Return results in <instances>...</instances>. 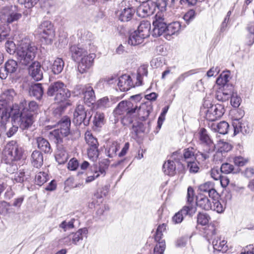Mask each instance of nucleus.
<instances>
[{
  "label": "nucleus",
  "mask_w": 254,
  "mask_h": 254,
  "mask_svg": "<svg viewBox=\"0 0 254 254\" xmlns=\"http://www.w3.org/2000/svg\"><path fill=\"white\" fill-rule=\"evenodd\" d=\"M38 107L37 103L33 101L28 105L25 102L11 106L0 103V122L6 124L11 117L12 121L18 124L21 129H28L35 121Z\"/></svg>",
  "instance_id": "1"
},
{
  "label": "nucleus",
  "mask_w": 254,
  "mask_h": 254,
  "mask_svg": "<svg viewBox=\"0 0 254 254\" xmlns=\"http://www.w3.org/2000/svg\"><path fill=\"white\" fill-rule=\"evenodd\" d=\"M37 48L31 44L29 39H22L19 44L16 51L17 59L23 65L31 64L34 59Z\"/></svg>",
  "instance_id": "2"
},
{
  "label": "nucleus",
  "mask_w": 254,
  "mask_h": 254,
  "mask_svg": "<svg viewBox=\"0 0 254 254\" xmlns=\"http://www.w3.org/2000/svg\"><path fill=\"white\" fill-rule=\"evenodd\" d=\"M198 134L200 143L203 146V152L198 151L196 154V157L204 161L209 158L210 154L214 151L216 146L205 128H200Z\"/></svg>",
  "instance_id": "3"
},
{
  "label": "nucleus",
  "mask_w": 254,
  "mask_h": 254,
  "mask_svg": "<svg viewBox=\"0 0 254 254\" xmlns=\"http://www.w3.org/2000/svg\"><path fill=\"white\" fill-rule=\"evenodd\" d=\"M21 17V11L16 5L3 6L0 11V19L8 24L18 21Z\"/></svg>",
  "instance_id": "4"
},
{
  "label": "nucleus",
  "mask_w": 254,
  "mask_h": 254,
  "mask_svg": "<svg viewBox=\"0 0 254 254\" xmlns=\"http://www.w3.org/2000/svg\"><path fill=\"white\" fill-rule=\"evenodd\" d=\"M203 107L206 108L205 118L207 120L213 122L221 117L225 112L224 106L221 104H212L209 101H205L203 104Z\"/></svg>",
  "instance_id": "5"
},
{
  "label": "nucleus",
  "mask_w": 254,
  "mask_h": 254,
  "mask_svg": "<svg viewBox=\"0 0 254 254\" xmlns=\"http://www.w3.org/2000/svg\"><path fill=\"white\" fill-rule=\"evenodd\" d=\"M23 153L22 148L14 140L7 143L4 150V155L7 159L11 161L19 160L21 159Z\"/></svg>",
  "instance_id": "6"
},
{
  "label": "nucleus",
  "mask_w": 254,
  "mask_h": 254,
  "mask_svg": "<svg viewBox=\"0 0 254 254\" xmlns=\"http://www.w3.org/2000/svg\"><path fill=\"white\" fill-rule=\"evenodd\" d=\"M92 116L90 111L85 110L83 105H79L74 112L73 122L76 126L83 124L85 127L88 126Z\"/></svg>",
  "instance_id": "7"
},
{
  "label": "nucleus",
  "mask_w": 254,
  "mask_h": 254,
  "mask_svg": "<svg viewBox=\"0 0 254 254\" xmlns=\"http://www.w3.org/2000/svg\"><path fill=\"white\" fill-rule=\"evenodd\" d=\"M37 32L47 44H51L55 36L54 25L50 21H42L37 29Z\"/></svg>",
  "instance_id": "8"
},
{
  "label": "nucleus",
  "mask_w": 254,
  "mask_h": 254,
  "mask_svg": "<svg viewBox=\"0 0 254 254\" xmlns=\"http://www.w3.org/2000/svg\"><path fill=\"white\" fill-rule=\"evenodd\" d=\"M231 104L234 108L229 112V118L234 130V135L238 133V96L236 92H233L230 100Z\"/></svg>",
  "instance_id": "9"
},
{
  "label": "nucleus",
  "mask_w": 254,
  "mask_h": 254,
  "mask_svg": "<svg viewBox=\"0 0 254 254\" xmlns=\"http://www.w3.org/2000/svg\"><path fill=\"white\" fill-rule=\"evenodd\" d=\"M64 62L62 58H57L51 63L50 60H45L42 62V68L44 71L51 70V72L58 75L61 73L64 70Z\"/></svg>",
  "instance_id": "10"
},
{
  "label": "nucleus",
  "mask_w": 254,
  "mask_h": 254,
  "mask_svg": "<svg viewBox=\"0 0 254 254\" xmlns=\"http://www.w3.org/2000/svg\"><path fill=\"white\" fill-rule=\"evenodd\" d=\"M121 8L119 19L123 22H127L131 20L135 11L129 0H123L119 4Z\"/></svg>",
  "instance_id": "11"
},
{
  "label": "nucleus",
  "mask_w": 254,
  "mask_h": 254,
  "mask_svg": "<svg viewBox=\"0 0 254 254\" xmlns=\"http://www.w3.org/2000/svg\"><path fill=\"white\" fill-rule=\"evenodd\" d=\"M152 35L153 37H158L166 32L167 24L165 21L163 16L157 12L155 16V19L153 21Z\"/></svg>",
  "instance_id": "12"
},
{
  "label": "nucleus",
  "mask_w": 254,
  "mask_h": 254,
  "mask_svg": "<svg viewBox=\"0 0 254 254\" xmlns=\"http://www.w3.org/2000/svg\"><path fill=\"white\" fill-rule=\"evenodd\" d=\"M137 106H133V103L130 101H122L120 102L114 110V114L116 115H121L127 113V116H130L136 111Z\"/></svg>",
  "instance_id": "13"
},
{
  "label": "nucleus",
  "mask_w": 254,
  "mask_h": 254,
  "mask_svg": "<svg viewBox=\"0 0 254 254\" xmlns=\"http://www.w3.org/2000/svg\"><path fill=\"white\" fill-rule=\"evenodd\" d=\"M77 35L79 42L87 49H89V52L94 51V47L92 42L93 34L90 32L85 29H80L78 31Z\"/></svg>",
  "instance_id": "14"
},
{
  "label": "nucleus",
  "mask_w": 254,
  "mask_h": 254,
  "mask_svg": "<svg viewBox=\"0 0 254 254\" xmlns=\"http://www.w3.org/2000/svg\"><path fill=\"white\" fill-rule=\"evenodd\" d=\"M95 54L91 52H88V54L84 55L80 60L78 65V70L81 73H84L93 65L94 60L96 58Z\"/></svg>",
  "instance_id": "15"
},
{
  "label": "nucleus",
  "mask_w": 254,
  "mask_h": 254,
  "mask_svg": "<svg viewBox=\"0 0 254 254\" xmlns=\"http://www.w3.org/2000/svg\"><path fill=\"white\" fill-rule=\"evenodd\" d=\"M42 64L37 62L34 61L28 67V74L29 76L35 81L41 80L43 78V73L41 69Z\"/></svg>",
  "instance_id": "16"
},
{
  "label": "nucleus",
  "mask_w": 254,
  "mask_h": 254,
  "mask_svg": "<svg viewBox=\"0 0 254 254\" xmlns=\"http://www.w3.org/2000/svg\"><path fill=\"white\" fill-rule=\"evenodd\" d=\"M196 210V207L193 205L185 206L172 217V221L175 224L180 223L183 220L184 216H192Z\"/></svg>",
  "instance_id": "17"
},
{
  "label": "nucleus",
  "mask_w": 254,
  "mask_h": 254,
  "mask_svg": "<svg viewBox=\"0 0 254 254\" xmlns=\"http://www.w3.org/2000/svg\"><path fill=\"white\" fill-rule=\"evenodd\" d=\"M88 49L82 45L71 46L69 48L71 59L75 62L79 61L84 55L89 52Z\"/></svg>",
  "instance_id": "18"
},
{
  "label": "nucleus",
  "mask_w": 254,
  "mask_h": 254,
  "mask_svg": "<svg viewBox=\"0 0 254 254\" xmlns=\"http://www.w3.org/2000/svg\"><path fill=\"white\" fill-rule=\"evenodd\" d=\"M152 1L143 2L136 9V14L140 17L144 18L152 15L154 13Z\"/></svg>",
  "instance_id": "19"
},
{
  "label": "nucleus",
  "mask_w": 254,
  "mask_h": 254,
  "mask_svg": "<svg viewBox=\"0 0 254 254\" xmlns=\"http://www.w3.org/2000/svg\"><path fill=\"white\" fill-rule=\"evenodd\" d=\"M230 78V71H223L217 77L216 80V83L217 86H219V89H223L225 90L227 88H230V86L232 85V84H229L228 82Z\"/></svg>",
  "instance_id": "20"
},
{
  "label": "nucleus",
  "mask_w": 254,
  "mask_h": 254,
  "mask_svg": "<svg viewBox=\"0 0 254 254\" xmlns=\"http://www.w3.org/2000/svg\"><path fill=\"white\" fill-rule=\"evenodd\" d=\"M218 150L216 153L214 155V160H220L222 158V153L227 152L231 150L232 145L229 143L220 140L217 143Z\"/></svg>",
  "instance_id": "21"
},
{
  "label": "nucleus",
  "mask_w": 254,
  "mask_h": 254,
  "mask_svg": "<svg viewBox=\"0 0 254 254\" xmlns=\"http://www.w3.org/2000/svg\"><path fill=\"white\" fill-rule=\"evenodd\" d=\"M132 80L129 75L124 74L118 78V86L121 91H127L132 86Z\"/></svg>",
  "instance_id": "22"
},
{
  "label": "nucleus",
  "mask_w": 254,
  "mask_h": 254,
  "mask_svg": "<svg viewBox=\"0 0 254 254\" xmlns=\"http://www.w3.org/2000/svg\"><path fill=\"white\" fill-rule=\"evenodd\" d=\"M196 205L205 210H209L212 208V202L211 200L201 193L196 196Z\"/></svg>",
  "instance_id": "23"
},
{
  "label": "nucleus",
  "mask_w": 254,
  "mask_h": 254,
  "mask_svg": "<svg viewBox=\"0 0 254 254\" xmlns=\"http://www.w3.org/2000/svg\"><path fill=\"white\" fill-rule=\"evenodd\" d=\"M29 93L30 96H33L37 100H40L44 94L42 84L36 83L31 84L29 89Z\"/></svg>",
  "instance_id": "24"
},
{
  "label": "nucleus",
  "mask_w": 254,
  "mask_h": 254,
  "mask_svg": "<svg viewBox=\"0 0 254 254\" xmlns=\"http://www.w3.org/2000/svg\"><path fill=\"white\" fill-rule=\"evenodd\" d=\"M65 85L62 82L58 81L52 83L48 86L47 94L48 96L56 97L59 91H61Z\"/></svg>",
  "instance_id": "25"
},
{
  "label": "nucleus",
  "mask_w": 254,
  "mask_h": 254,
  "mask_svg": "<svg viewBox=\"0 0 254 254\" xmlns=\"http://www.w3.org/2000/svg\"><path fill=\"white\" fill-rule=\"evenodd\" d=\"M82 93L84 102L93 104L96 101V97L93 88L89 85H85L82 89Z\"/></svg>",
  "instance_id": "26"
},
{
  "label": "nucleus",
  "mask_w": 254,
  "mask_h": 254,
  "mask_svg": "<svg viewBox=\"0 0 254 254\" xmlns=\"http://www.w3.org/2000/svg\"><path fill=\"white\" fill-rule=\"evenodd\" d=\"M209 126L212 130L222 134H227L229 127V125L225 121H221L219 123H212Z\"/></svg>",
  "instance_id": "27"
},
{
  "label": "nucleus",
  "mask_w": 254,
  "mask_h": 254,
  "mask_svg": "<svg viewBox=\"0 0 254 254\" xmlns=\"http://www.w3.org/2000/svg\"><path fill=\"white\" fill-rule=\"evenodd\" d=\"M32 165L37 168L41 167L43 164V155L39 150H34L31 155Z\"/></svg>",
  "instance_id": "28"
},
{
  "label": "nucleus",
  "mask_w": 254,
  "mask_h": 254,
  "mask_svg": "<svg viewBox=\"0 0 254 254\" xmlns=\"http://www.w3.org/2000/svg\"><path fill=\"white\" fill-rule=\"evenodd\" d=\"M88 234V230L87 228H83L79 229L75 233L70 234L73 244L76 245L77 243L83 240L84 237L87 238Z\"/></svg>",
  "instance_id": "29"
},
{
  "label": "nucleus",
  "mask_w": 254,
  "mask_h": 254,
  "mask_svg": "<svg viewBox=\"0 0 254 254\" xmlns=\"http://www.w3.org/2000/svg\"><path fill=\"white\" fill-rule=\"evenodd\" d=\"M151 29V24L147 20H143L138 26L137 30H135L138 34L143 36L145 38L150 35V31Z\"/></svg>",
  "instance_id": "30"
},
{
  "label": "nucleus",
  "mask_w": 254,
  "mask_h": 254,
  "mask_svg": "<svg viewBox=\"0 0 254 254\" xmlns=\"http://www.w3.org/2000/svg\"><path fill=\"white\" fill-rule=\"evenodd\" d=\"M166 38L168 39L171 36L177 34L182 28V25L180 22L175 21L167 24Z\"/></svg>",
  "instance_id": "31"
},
{
  "label": "nucleus",
  "mask_w": 254,
  "mask_h": 254,
  "mask_svg": "<svg viewBox=\"0 0 254 254\" xmlns=\"http://www.w3.org/2000/svg\"><path fill=\"white\" fill-rule=\"evenodd\" d=\"M16 93L13 89H8L2 92L0 96V103L7 105L13 100Z\"/></svg>",
  "instance_id": "32"
},
{
  "label": "nucleus",
  "mask_w": 254,
  "mask_h": 254,
  "mask_svg": "<svg viewBox=\"0 0 254 254\" xmlns=\"http://www.w3.org/2000/svg\"><path fill=\"white\" fill-rule=\"evenodd\" d=\"M50 134L54 140V142L57 144V146H63L64 138L69 135L58 129H55L51 131Z\"/></svg>",
  "instance_id": "33"
},
{
  "label": "nucleus",
  "mask_w": 254,
  "mask_h": 254,
  "mask_svg": "<svg viewBox=\"0 0 254 254\" xmlns=\"http://www.w3.org/2000/svg\"><path fill=\"white\" fill-rule=\"evenodd\" d=\"M70 124L71 122L70 118L67 116H64L58 122L57 129L69 134L70 133Z\"/></svg>",
  "instance_id": "34"
},
{
  "label": "nucleus",
  "mask_w": 254,
  "mask_h": 254,
  "mask_svg": "<svg viewBox=\"0 0 254 254\" xmlns=\"http://www.w3.org/2000/svg\"><path fill=\"white\" fill-rule=\"evenodd\" d=\"M38 148L45 153H50L52 151L50 144L48 140L43 137L37 138Z\"/></svg>",
  "instance_id": "35"
},
{
  "label": "nucleus",
  "mask_w": 254,
  "mask_h": 254,
  "mask_svg": "<svg viewBox=\"0 0 254 254\" xmlns=\"http://www.w3.org/2000/svg\"><path fill=\"white\" fill-rule=\"evenodd\" d=\"M169 0H156L155 2L152 1V4L154 5L153 7L154 11L157 8V12L162 15V12L166 11L167 6L169 5ZM174 0H171V4H174Z\"/></svg>",
  "instance_id": "36"
},
{
  "label": "nucleus",
  "mask_w": 254,
  "mask_h": 254,
  "mask_svg": "<svg viewBox=\"0 0 254 254\" xmlns=\"http://www.w3.org/2000/svg\"><path fill=\"white\" fill-rule=\"evenodd\" d=\"M55 159L59 164H64L68 159V154L64 149L63 146H57V151L55 155Z\"/></svg>",
  "instance_id": "37"
},
{
  "label": "nucleus",
  "mask_w": 254,
  "mask_h": 254,
  "mask_svg": "<svg viewBox=\"0 0 254 254\" xmlns=\"http://www.w3.org/2000/svg\"><path fill=\"white\" fill-rule=\"evenodd\" d=\"M152 109V108L151 106H148L145 105L139 107V108H137L136 111L139 120L141 121H145L148 117Z\"/></svg>",
  "instance_id": "38"
},
{
  "label": "nucleus",
  "mask_w": 254,
  "mask_h": 254,
  "mask_svg": "<svg viewBox=\"0 0 254 254\" xmlns=\"http://www.w3.org/2000/svg\"><path fill=\"white\" fill-rule=\"evenodd\" d=\"M144 39L143 36L134 31L130 34L128 38V43L131 46H135L141 44Z\"/></svg>",
  "instance_id": "39"
},
{
  "label": "nucleus",
  "mask_w": 254,
  "mask_h": 254,
  "mask_svg": "<svg viewBox=\"0 0 254 254\" xmlns=\"http://www.w3.org/2000/svg\"><path fill=\"white\" fill-rule=\"evenodd\" d=\"M92 122L95 128L101 127L106 123L104 114L96 112L94 115Z\"/></svg>",
  "instance_id": "40"
},
{
  "label": "nucleus",
  "mask_w": 254,
  "mask_h": 254,
  "mask_svg": "<svg viewBox=\"0 0 254 254\" xmlns=\"http://www.w3.org/2000/svg\"><path fill=\"white\" fill-rule=\"evenodd\" d=\"M226 243L227 242L225 240L221 241L220 239H214L212 242L214 250L222 253H225L228 250Z\"/></svg>",
  "instance_id": "41"
},
{
  "label": "nucleus",
  "mask_w": 254,
  "mask_h": 254,
  "mask_svg": "<svg viewBox=\"0 0 254 254\" xmlns=\"http://www.w3.org/2000/svg\"><path fill=\"white\" fill-rule=\"evenodd\" d=\"M71 94L70 91L65 86L61 91H59V93L54 97L55 100L58 103L63 102L66 101L70 97Z\"/></svg>",
  "instance_id": "42"
},
{
  "label": "nucleus",
  "mask_w": 254,
  "mask_h": 254,
  "mask_svg": "<svg viewBox=\"0 0 254 254\" xmlns=\"http://www.w3.org/2000/svg\"><path fill=\"white\" fill-rule=\"evenodd\" d=\"M163 171L166 175L174 176L176 173V165L174 161L168 160L163 165Z\"/></svg>",
  "instance_id": "43"
},
{
  "label": "nucleus",
  "mask_w": 254,
  "mask_h": 254,
  "mask_svg": "<svg viewBox=\"0 0 254 254\" xmlns=\"http://www.w3.org/2000/svg\"><path fill=\"white\" fill-rule=\"evenodd\" d=\"M100 175L97 170H94V174L92 175H89L88 173H85L83 171L79 172L77 174L81 179H85V183L86 184L93 181L95 179L98 178Z\"/></svg>",
  "instance_id": "44"
},
{
  "label": "nucleus",
  "mask_w": 254,
  "mask_h": 254,
  "mask_svg": "<svg viewBox=\"0 0 254 254\" xmlns=\"http://www.w3.org/2000/svg\"><path fill=\"white\" fill-rule=\"evenodd\" d=\"M17 63L13 60H8L4 64V67L2 68V70H6L9 73H14L17 69Z\"/></svg>",
  "instance_id": "45"
},
{
  "label": "nucleus",
  "mask_w": 254,
  "mask_h": 254,
  "mask_svg": "<svg viewBox=\"0 0 254 254\" xmlns=\"http://www.w3.org/2000/svg\"><path fill=\"white\" fill-rule=\"evenodd\" d=\"M233 87L232 85L230 86V88H229V92H226L225 90L223 91H218L215 94L216 98L220 101L224 102L228 100L230 97V95L231 93Z\"/></svg>",
  "instance_id": "46"
},
{
  "label": "nucleus",
  "mask_w": 254,
  "mask_h": 254,
  "mask_svg": "<svg viewBox=\"0 0 254 254\" xmlns=\"http://www.w3.org/2000/svg\"><path fill=\"white\" fill-rule=\"evenodd\" d=\"M221 173L228 174L230 173L237 174L238 168H235L234 166L230 163H225L222 164L220 168Z\"/></svg>",
  "instance_id": "47"
},
{
  "label": "nucleus",
  "mask_w": 254,
  "mask_h": 254,
  "mask_svg": "<svg viewBox=\"0 0 254 254\" xmlns=\"http://www.w3.org/2000/svg\"><path fill=\"white\" fill-rule=\"evenodd\" d=\"M146 131V127L142 123L137 122L133 124L131 127V133L135 136H137L139 133Z\"/></svg>",
  "instance_id": "48"
},
{
  "label": "nucleus",
  "mask_w": 254,
  "mask_h": 254,
  "mask_svg": "<svg viewBox=\"0 0 254 254\" xmlns=\"http://www.w3.org/2000/svg\"><path fill=\"white\" fill-rule=\"evenodd\" d=\"M49 180L48 174L43 172H40L35 176V183L39 185L42 186Z\"/></svg>",
  "instance_id": "49"
},
{
  "label": "nucleus",
  "mask_w": 254,
  "mask_h": 254,
  "mask_svg": "<svg viewBox=\"0 0 254 254\" xmlns=\"http://www.w3.org/2000/svg\"><path fill=\"white\" fill-rule=\"evenodd\" d=\"M110 161L108 159H103L99 162L98 173L104 176L106 175V171L108 169Z\"/></svg>",
  "instance_id": "50"
},
{
  "label": "nucleus",
  "mask_w": 254,
  "mask_h": 254,
  "mask_svg": "<svg viewBox=\"0 0 254 254\" xmlns=\"http://www.w3.org/2000/svg\"><path fill=\"white\" fill-rule=\"evenodd\" d=\"M119 146L116 143H113L105 149V153L110 158L116 156L117 151L119 150Z\"/></svg>",
  "instance_id": "51"
},
{
  "label": "nucleus",
  "mask_w": 254,
  "mask_h": 254,
  "mask_svg": "<svg viewBox=\"0 0 254 254\" xmlns=\"http://www.w3.org/2000/svg\"><path fill=\"white\" fill-rule=\"evenodd\" d=\"M157 244L154 248V254H163L166 248V244L164 240L155 241Z\"/></svg>",
  "instance_id": "52"
},
{
  "label": "nucleus",
  "mask_w": 254,
  "mask_h": 254,
  "mask_svg": "<svg viewBox=\"0 0 254 254\" xmlns=\"http://www.w3.org/2000/svg\"><path fill=\"white\" fill-rule=\"evenodd\" d=\"M235 190H237L235 185L231 184L228 189L225 190V191L223 192V194L225 195L224 198L226 202L231 200L232 195Z\"/></svg>",
  "instance_id": "53"
},
{
  "label": "nucleus",
  "mask_w": 254,
  "mask_h": 254,
  "mask_svg": "<svg viewBox=\"0 0 254 254\" xmlns=\"http://www.w3.org/2000/svg\"><path fill=\"white\" fill-rule=\"evenodd\" d=\"M98 147H89L87 149V154L90 159L96 161L99 157V152Z\"/></svg>",
  "instance_id": "54"
},
{
  "label": "nucleus",
  "mask_w": 254,
  "mask_h": 254,
  "mask_svg": "<svg viewBox=\"0 0 254 254\" xmlns=\"http://www.w3.org/2000/svg\"><path fill=\"white\" fill-rule=\"evenodd\" d=\"M166 229V224L165 223H163L158 226L155 234L154 235L155 241L163 240L162 239L163 232L165 231Z\"/></svg>",
  "instance_id": "55"
},
{
  "label": "nucleus",
  "mask_w": 254,
  "mask_h": 254,
  "mask_svg": "<svg viewBox=\"0 0 254 254\" xmlns=\"http://www.w3.org/2000/svg\"><path fill=\"white\" fill-rule=\"evenodd\" d=\"M209 219L210 217L206 213L199 212L197 214V222L199 224L206 225L208 223Z\"/></svg>",
  "instance_id": "56"
},
{
  "label": "nucleus",
  "mask_w": 254,
  "mask_h": 254,
  "mask_svg": "<svg viewBox=\"0 0 254 254\" xmlns=\"http://www.w3.org/2000/svg\"><path fill=\"white\" fill-rule=\"evenodd\" d=\"M85 139L89 147H98L99 143L97 139L94 137L92 134H86Z\"/></svg>",
  "instance_id": "57"
},
{
  "label": "nucleus",
  "mask_w": 254,
  "mask_h": 254,
  "mask_svg": "<svg viewBox=\"0 0 254 254\" xmlns=\"http://www.w3.org/2000/svg\"><path fill=\"white\" fill-rule=\"evenodd\" d=\"M196 12L193 9H190L188 10L183 16V19L189 25L195 18Z\"/></svg>",
  "instance_id": "58"
},
{
  "label": "nucleus",
  "mask_w": 254,
  "mask_h": 254,
  "mask_svg": "<svg viewBox=\"0 0 254 254\" xmlns=\"http://www.w3.org/2000/svg\"><path fill=\"white\" fill-rule=\"evenodd\" d=\"M192 74L191 73V71L190 70L189 71H188V72H185L182 74H181L176 79V80L174 81V82L173 83L172 86V88H177L178 85L182 82H183L185 79V78L188 77V76H189L190 74Z\"/></svg>",
  "instance_id": "59"
},
{
  "label": "nucleus",
  "mask_w": 254,
  "mask_h": 254,
  "mask_svg": "<svg viewBox=\"0 0 254 254\" xmlns=\"http://www.w3.org/2000/svg\"><path fill=\"white\" fill-rule=\"evenodd\" d=\"M205 233L208 241H209V237L211 238V239L213 240V237L216 234V229L214 225L210 224L208 225L205 229Z\"/></svg>",
  "instance_id": "60"
},
{
  "label": "nucleus",
  "mask_w": 254,
  "mask_h": 254,
  "mask_svg": "<svg viewBox=\"0 0 254 254\" xmlns=\"http://www.w3.org/2000/svg\"><path fill=\"white\" fill-rule=\"evenodd\" d=\"M212 208L210 209L216 211L219 213H221L224 211L225 208L218 199H214V200L212 201Z\"/></svg>",
  "instance_id": "61"
},
{
  "label": "nucleus",
  "mask_w": 254,
  "mask_h": 254,
  "mask_svg": "<svg viewBox=\"0 0 254 254\" xmlns=\"http://www.w3.org/2000/svg\"><path fill=\"white\" fill-rule=\"evenodd\" d=\"M148 74L147 69L145 66L140 67L137 71V80L139 82V84H142V77L144 76H147Z\"/></svg>",
  "instance_id": "62"
},
{
  "label": "nucleus",
  "mask_w": 254,
  "mask_h": 254,
  "mask_svg": "<svg viewBox=\"0 0 254 254\" xmlns=\"http://www.w3.org/2000/svg\"><path fill=\"white\" fill-rule=\"evenodd\" d=\"M110 106V101L107 97H104L97 101V107L99 108H107Z\"/></svg>",
  "instance_id": "63"
},
{
  "label": "nucleus",
  "mask_w": 254,
  "mask_h": 254,
  "mask_svg": "<svg viewBox=\"0 0 254 254\" xmlns=\"http://www.w3.org/2000/svg\"><path fill=\"white\" fill-rule=\"evenodd\" d=\"M213 186L214 185L212 183L207 182L200 185L198 187V190L200 192H206L207 193Z\"/></svg>",
  "instance_id": "64"
}]
</instances>
